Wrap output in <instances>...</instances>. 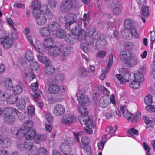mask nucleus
I'll list each match as a JSON object with an SVG mask.
<instances>
[{"instance_id":"55","label":"nucleus","mask_w":155,"mask_h":155,"mask_svg":"<svg viewBox=\"0 0 155 155\" xmlns=\"http://www.w3.org/2000/svg\"><path fill=\"white\" fill-rule=\"evenodd\" d=\"M125 76L127 77H128V79L125 78L124 80L126 82H130L131 83L132 82V81L133 80H134V74H132V75H131L130 73H127L125 75Z\"/></svg>"},{"instance_id":"13","label":"nucleus","mask_w":155,"mask_h":155,"mask_svg":"<svg viewBox=\"0 0 155 155\" xmlns=\"http://www.w3.org/2000/svg\"><path fill=\"white\" fill-rule=\"evenodd\" d=\"M61 12L63 13H66L70 11L71 9V5L70 1L67 0L63 2L60 7Z\"/></svg>"},{"instance_id":"54","label":"nucleus","mask_w":155,"mask_h":155,"mask_svg":"<svg viewBox=\"0 0 155 155\" xmlns=\"http://www.w3.org/2000/svg\"><path fill=\"white\" fill-rule=\"evenodd\" d=\"M135 44L134 42H127L124 44V47L128 49H131L134 46Z\"/></svg>"},{"instance_id":"50","label":"nucleus","mask_w":155,"mask_h":155,"mask_svg":"<svg viewBox=\"0 0 155 155\" xmlns=\"http://www.w3.org/2000/svg\"><path fill=\"white\" fill-rule=\"evenodd\" d=\"M142 14L144 16H148V8L147 6H143L142 8Z\"/></svg>"},{"instance_id":"16","label":"nucleus","mask_w":155,"mask_h":155,"mask_svg":"<svg viewBox=\"0 0 155 155\" xmlns=\"http://www.w3.org/2000/svg\"><path fill=\"white\" fill-rule=\"evenodd\" d=\"M47 27L51 33H54L56 32L60 28L59 24L56 21L50 22L48 25Z\"/></svg>"},{"instance_id":"29","label":"nucleus","mask_w":155,"mask_h":155,"mask_svg":"<svg viewBox=\"0 0 155 155\" xmlns=\"http://www.w3.org/2000/svg\"><path fill=\"white\" fill-rule=\"evenodd\" d=\"M87 33L90 36H93V38L94 39L97 40L99 38L100 34L98 32H96L95 29L94 27L92 28L91 30H90Z\"/></svg>"},{"instance_id":"44","label":"nucleus","mask_w":155,"mask_h":155,"mask_svg":"<svg viewBox=\"0 0 155 155\" xmlns=\"http://www.w3.org/2000/svg\"><path fill=\"white\" fill-rule=\"evenodd\" d=\"M79 110L81 114V116H88V111L84 107L81 106L79 108Z\"/></svg>"},{"instance_id":"64","label":"nucleus","mask_w":155,"mask_h":155,"mask_svg":"<svg viewBox=\"0 0 155 155\" xmlns=\"http://www.w3.org/2000/svg\"><path fill=\"white\" fill-rule=\"evenodd\" d=\"M82 143L84 146L88 145L89 142V139L85 136L81 138Z\"/></svg>"},{"instance_id":"53","label":"nucleus","mask_w":155,"mask_h":155,"mask_svg":"<svg viewBox=\"0 0 155 155\" xmlns=\"http://www.w3.org/2000/svg\"><path fill=\"white\" fill-rule=\"evenodd\" d=\"M84 150L85 155H92L91 152V148L87 146H84L83 148Z\"/></svg>"},{"instance_id":"10","label":"nucleus","mask_w":155,"mask_h":155,"mask_svg":"<svg viewBox=\"0 0 155 155\" xmlns=\"http://www.w3.org/2000/svg\"><path fill=\"white\" fill-rule=\"evenodd\" d=\"M38 82L32 83L30 87V88L32 91V93L33 97L36 100L40 95V90L38 89Z\"/></svg>"},{"instance_id":"2","label":"nucleus","mask_w":155,"mask_h":155,"mask_svg":"<svg viewBox=\"0 0 155 155\" xmlns=\"http://www.w3.org/2000/svg\"><path fill=\"white\" fill-rule=\"evenodd\" d=\"M41 10V12H38L33 15L35 17L38 25L43 26L46 23L47 19L49 20L52 19L53 15L49 8L46 6L42 7Z\"/></svg>"},{"instance_id":"30","label":"nucleus","mask_w":155,"mask_h":155,"mask_svg":"<svg viewBox=\"0 0 155 155\" xmlns=\"http://www.w3.org/2000/svg\"><path fill=\"white\" fill-rule=\"evenodd\" d=\"M33 146V142L32 140L26 139L24 144V147L27 150H30Z\"/></svg>"},{"instance_id":"19","label":"nucleus","mask_w":155,"mask_h":155,"mask_svg":"<svg viewBox=\"0 0 155 155\" xmlns=\"http://www.w3.org/2000/svg\"><path fill=\"white\" fill-rule=\"evenodd\" d=\"M17 110L15 108L6 107L2 111L1 110V114H4L5 116L10 115L13 114L14 112L15 114L17 113Z\"/></svg>"},{"instance_id":"23","label":"nucleus","mask_w":155,"mask_h":155,"mask_svg":"<svg viewBox=\"0 0 155 155\" xmlns=\"http://www.w3.org/2000/svg\"><path fill=\"white\" fill-rule=\"evenodd\" d=\"M134 76L135 78L134 80L137 81L140 83H142L144 81V76L143 74L140 71H135L134 73Z\"/></svg>"},{"instance_id":"4","label":"nucleus","mask_w":155,"mask_h":155,"mask_svg":"<svg viewBox=\"0 0 155 155\" xmlns=\"http://www.w3.org/2000/svg\"><path fill=\"white\" fill-rule=\"evenodd\" d=\"M58 80L55 79H49L48 80L47 84L48 87L49 92L52 94H56L58 93L59 91L62 93L65 92V89L62 87L60 88L58 84Z\"/></svg>"},{"instance_id":"37","label":"nucleus","mask_w":155,"mask_h":155,"mask_svg":"<svg viewBox=\"0 0 155 155\" xmlns=\"http://www.w3.org/2000/svg\"><path fill=\"white\" fill-rule=\"evenodd\" d=\"M133 24V22L130 19H126L124 22V27L126 29V30L130 29L134 26Z\"/></svg>"},{"instance_id":"36","label":"nucleus","mask_w":155,"mask_h":155,"mask_svg":"<svg viewBox=\"0 0 155 155\" xmlns=\"http://www.w3.org/2000/svg\"><path fill=\"white\" fill-rule=\"evenodd\" d=\"M30 68L32 70L36 71L39 68L38 63L33 60L30 62Z\"/></svg>"},{"instance_id":"7","label":"nucleus","mask_w":155,"mask_h":155,"mask_svg":"<svg viewBox=\"0 0 155 155\" xmlns=\"http://www.w3.org/2000/svg\"><path fill=\"white\" fill-rule=\"evenodd\" d=\"M60 50L62 55L60 57V59L61 61H64L67 59L66 57L70 54L71 48L67 45L64 44L61 46Z\"/></svg>"},{"instance_id":"12","label":"nucleus","mask_w":155,"mask_h":155,"mask_svg":"<svg viewBox=\"0 0 155 155\" xmlns=\"http://www.w3.org/2000/svg\"><path fill=\"white\" fill-rule=\"evenodd\" d=\"M44 6H45L47 8H48V6L46 5H41V3L39 1L36 0L33 2L32 3L31 7L33 9V14H36L38 12H41V8Z\"/></svg>"},{"instance_id":"1","label":"nucleus","mask_w":155,"mask_h":155,"mask_svg":"<svg viewBox=\"0 0 155 155\" xmlns=\"http://www.w3.org/2000/svg\"><path fill=\"white\" fill-rule=\"evenodd\" d=\"M64 18L66 21L65 25L67 28L73 33L79 35L86 34L85 31L80 29L78 25L75 23L77 19V15L75 14L72 13L68 14L65 16Z\"/></svg>"},{"instance_id":"39","label":"nucleus","mask_w":155,"mask_h":155,"mask_svg":"<svg viewBox=\"0 0 155 155\" xmlns=\"http://www.w3.org/2000/svg\"><path fill=\"white\" fill-rule=\"evenodd\" d=\"M89 72L86 70L84 68L80 69L78 74L81 77H85L89 76Z\"/></svg>"},{"instance_id":"20","label":"nucleus","mask_w":155,"mask_h":155,"mask_svg":"<svg viewBox=\"0 0 155 155\" xmlns=\"http://www.w3.org/2000/svg\"><path fill=\"white\" fill-rule=\"evenodd\" d=\"M109 104V99L106 96H103L101 97L99 101V105L102 108H105Z\"/></svg>"},{"instance_id":"46","label":"nucleus","mask_w":155,"mask_h":155,"mask_svg":"<svg viewBox=\"0 0 155 155\" xmlns=\"http://www.w3.org/2000/svg\"><path fill=\"white\" fill-rule=\"evenodd\" d=\"M33 125V122L32 121L27 120L25 123L23 127L27 130L28 128H32Z\"/></svg>"},{"instance_id":"49","label":"nucleus","mask_w":155,"mask_h":155,"mask_svg":"<svg viewBox=\"0 0 155 155\" xmlns=\"http://www.w3.org/2000/svg\"><path fill=\"white\" fill-rule=\"evenodd\" d=\"M127 133L129 134V136L131 137L133 135L132 133L135 135H137L138 134V130L134 128H132L128 130Z\"/></svg>"},{"instance_id":"15","label":"nucleus","mask_w":155,"mask_h":155,"mask_svg":"<svg viewBox=\"0 0 155 155\" xmlns=\"http://www.w3.org/2000/svg\"><path fill=\"white\" fill-rule=\"evenodd\" d=\"M65 111L64 107L61 105H56L54 107L53 113L56 116H60L64 114Z\"/></svg>"},{"instance_id":"41","label":"nucleus","mask_w":155,"mask_h":155,"mask_svg":"<svg viewBox=\"0 0 155 155\" xmlns=\"http://www.w3.org/2000/svg\"><path fill=\"white\" fill-rule=\"evenodd\" d=\"M4 85L7 89L12 88L13 87L11 80L8 78H7L4 80Z\"/></svg>"},{"instance_id":"26","label":"nucleus","mask_w":155,"mask_h":155,"mask_svg":"<svg viewBox=\"0 0 155 155\" xmlns=\"http://www.w3.org/2000/svg\"><path fill=\"white\" fill-rule=\"evenodd\" d=\"M37 58L38 60L42 62L45 66V67L50 65L51 63L50 60L46 57L38 55L37 56Z\"/></svg>"},{"instance_id":"18","label":"nucleus","mask_w":155,"mask_h":155,"mask_svg":"<svg viewBox=\"0 0 155 155\" xmlns=\"http://www.w3.org/2000/svg\"><path fill=\"white\" fill-rule=\"evenodd\" d=\"M85 34L81 35H75L72 32L71 34L66 35L65 36V40L66 42L69 44H74L76 41L75 35L78 36L79 37H82L83 35H85Z\"/></svg>"},{"instance_id":"33","label":"nucleus","mask_w":155,"mask_h":155,"mask_svg":"<svg viewBox=\"0 0 155 155\" xmlns=\"http://www.w3.org/2000/svg\"><path fill=\"white\" fill-rule=\"evenodd\" d=\"M32 46L36 49L38 50L39 53L42 54H43L44 51L43 50L42 45L39 41H36L35 45L33 44V45H32Z\"/></svg>"},{"instance_id":"17","label":"nucleus","mask_w":155,"mask_h":155,"mask_svg":"<svg viewBox=\"0 0 155 155\" xmlns=\"http://www.w3.org/2000/svg\"><path fill=\"white\" fill-rule=\"evenodd\" d=\"M29 101V99L28 97H27L25 99L23 98H21L17 103V107L19 110H24L25 107L26 103Z\"/></svg>"},{"instance_id":"45","label":"nucleus","mask_w":155,"mask_h":155,"mask_svg":"<svg viewBox=\"0 0 155 155\" xmlns=\"http://www.w3.org/2000/svg\"><path fill=\"white\" fill-rule=\"evenodd\" d=\"M25 57L26 59L30 62L33 60V56L32 53L30 50L27 51Z\"/></svg>"},{"instance_id":"58","label":"nucleus","mask_w":155,"mask_h":155,"mask_svg":"<svg viewBox=\"0 0 155 155\" xmlns=\"http://www.w3.org/2000/svg\"><path fill=\"white\" fill-rule=\"evenodd\" d=\"M146 108L147 111L149 112L153 111L155 112V106L153 105H147Z\"/></svg>"},{"instance_id":"61","label":"nucleus","mask_w":155,"mask_h":155,"mask_svg":"<svg viewBox=\"0 0 155 155\" xmlns=\"http://www.w3.org/2000/svg\"><path fill=\"white\" fill-rule=\"evenodd\" d=\"M48 3L50 8H54L57 4L55 0H49Z\"/></svg>"},{"instance_id":"51","label":"nucleus","mask_w":155,"mask_h":155,"mask_svg":"<svg viewBox=\"0 0 155 155\" xmlns=\"http://www.w3.org/2000/svg\"><path fill=\"white\" fill-rule=\"evenodd\" d=\"M117 130L116 127H112L111 126L108 127L106 129V131L107 132L111 134H114Z\"/></svg>"},{"instance_id":"48","label":"nucleus","mask_w":155,"mask_h":155,"mask_svg":"<svg viewBox=\"0 0 155 155\" xmlns=\"http://www.w3.org/2000/svg\"><path fill=\"white\" fill-rule=\"evenodd\" d=\"M144 103L146 105H151L152 103V96L150 95L147 96L145 98Z\"/></svg>"},{"instance_id":"11","label":"nucleus","mask_w":155,"mask_h":155,"mask_svg":"<svg viewBox=\"0 0 155 155\" xmlns=\"http://www.w3.org/2000/svg\"><path fill=\"white\" fill-rule=\"evenodd\" d=\"M76 119L74 115L66 114L63 117L62 122L63 124L68 125L73 123Z\"/></svg>"},{"instance_id":"27","label":"nucleus","mask_w":155,"mask_h":155,"mask_svg":"<svg viewBox=\"0 0 155 155\" xmlns=\"http://www.w3.org/2000/svg\"><path fill=\"white\" fill-rule=\"evenodd\" d=\"M36 134V131L34 129L28 130L26 132L25 137L26 139L31 140Z\"/></svg>"},{"instance_id":"43","label":"nucleus","mask_w":155,"mask_h":155,"mask_svg":"<svg viewBox=\"0 0 155 155\" xmlns=\"http://www.w3.org/2000/svg\"><path fill=\"white\" fill-rule=\"evenodd\" d=\"M140 118L141 113L139 112L137 113L135 115L133 116L130 119V121L132 122L137 123L140 120Z\"/></svg>"},{"instance_id":"57","label":"nucleus","mask_w":155,"mask_h":155,"mask_svg":"<svg viewBox=\"0 0 155 155\" xmlns=\"http://www.w3.org/2000/svg\"><path fill=\"white\" fill-rule=\"evenodd\" d=\"M8 95L5 92H1V101H5L7 99Z\"/></svg>"},{"instance_id":"63","label":"nucleus","mask_w":155,"mask_h":155,"mask_svg":"<svg viewBox=\"0 0 155 155\" xmlns=\"http://www.w3.org/2000/svg\"><path fill=\"white\" fill-rule=\"evenodd\" d=\"M106 53L105 51H101L97 54L96 56L98 58H102L105 56Z\"/></svg>"},{"instance_id":"28","label":"nucleus","mask_w":155,"mask_h":155,"mask_svg":"<svg viewBox=\"0 0 155 155\" xmlns=\"http://www.w3.org/2000/svg\"><path fill=\"white\" fill-rule=\"evenodd\" d=\"M54 41L52 38H48L45 39L44 41V45L46 48L52 47L51 46L54 44Z\"/></svg>"},{"instance_id":"14","label":"nucleus","mask_w":155,"mask_h":155,"mask_svg":"<svg viewBox=\"0 0 155 155\" xmlns=\"http://www.w3.org/2000/svg\"><path fill=\"white\" fill-rule=\"evenodd\" d=\"M48 53L50 56L56 57L59 55L61 54L60 48L57 46H54L49 48Z\"/></svg>"},{"instance_id":"3","label":"nucleus","mask_w":155,"mask_h":155,"mask_svg":"<svg viewBox=\"0 0 155 155\" xmlns=\"http://www.w3.org/2000/svg\"><path fill=\"white\" fill-rule=\"evenodd\" d=\"M120 58L124 61L126 65L129 67H134L138 63V58L135 55L129 50H124L120 52Z\"/></svg>"},{"instance_id":"38","label":"nucleus","mask_w":155,"mask_h":155,"mask_svg":"<svg viewBox=\"0 0 155 155\" xmlns=\"http://www.w3.org/2000/svg\"><path fill=\"white\" fill-rule=\"evenodd\" d=\"M12 90L15 94H20L23 91V88L20 86L17 85L13 87L12 88Z\"/></svg>"},{"instance_id":"47","label":"nucleus","mask_w":155,"mask_h":155,"mask_svg":"<svg viewBox=\"0 0 155 155\" xmlns=\"http://www.w3.org/2000/svg\"><path fill=\"white\" fill-rule=\"evenodd\" d=\"M140 83L134 79L133 81H132L130 84V86L133 88L136 89L140 87Z\"/></svg>"},{"instance_id":"25","label":"nucleus","mask_w":155,"mask_h":155,"mask_svg":"<svg viewBox=\"0 0 155 155\" xmlns=\"http://www.w3.org/2000/svg\"><path fill=\"white\" fill-rule=\"evenodd\" d=\"M55 71V68L53 65H50L44 68V71L47 75H52L54 73Z\"/></svg>"},{"instance_id":"56","label":"nucleus","mask_w":155,"mask_h":155,"mask_svg":"<svg viewBox=\"0 0 155 155\" xmlns=\"http://www.w3.org/2000/svg\"><path fill=\"white\" fill-rule=\"evenodd\" d=\"M32 139H33L35 142L36 143H39L41 140L40 135L36 133Z\"/></svg>"},{"instance_id":"32","label":"nucleus","mask_w":155,"mask_h":155,"mask_svg":"<svg viewBox=\"0 0 155 155\" xmlns=\"http://www.w3.org/2000/svg\"><path fill=\"white\" fill-rule=\"evenodd\" d=\"M32 46L36 49L38 50L39 53L42 54H43L44 51L43 50L42 45L39 41H36L35 45L33 44V45H32Z\"/></svg>"},{"instance_id":"60","label":"nucleus","mask_w":155,"mask_h":155,"mask_svg":"<svg viewBox=\"0 0 155 155\" xmlns=\"http://www.w3.org/2000/svg\"><path fill=\"white\" fill-rule=\"evenodd\" d=\"M150 40L151 41V45H152L153 43L155 40V32L152 31L150 32Z\"/></svg>"},{"instance_id":"62","label":"nucleus","mask_w":155,"mask_h":155,"mask_svg":"<svg viewBox=\"0 0 155 155\" xmlns=\"http://www.w3.org/2000/svg\"><path fill=\"white\" fill-rule=\"evenodd\" d=\"M28 113L29 114L32 116L35 113V108L34 107L32 106H29L28 108Z\"/></svg>"},{"instance_id":"21","label":"nucleus","mask_w":155,"mask_h":155,"mask_svg":"<svg viewBox=\"0 0 155 155\" xmlns=\"http://www.w3.org/2000/svg\"><path fill=\"white\" fill-rule=\"evenodd\" d=\"M11 143V141L8 138H1V147L7 148L10 145Z\"/></svg>"},{"instance_id":"6","label":"nucleus","mask_w":155,"mask_h":155,"mask_svg":"<svg viewBox=\"0 0 155 155\" xmlns=\"http://www.w3.org/2000/svg\"><path fill=\"white\" fill-rule=\"evenodd\" d=\"M73 145L72 141L69 137H67L64 141L61 143L60 145V148L62 152L64 153V155H67L72 150L71 146Z\"/></svg>"},{"instance_id":"35","label":"nucleus","mask_w":155,"mask_h":155,"mask_svg":"<svg viewBox=\"0 0 155 155\" xmlns=\"http://www.w3.org/2000/svg\"><path fill=\"white\" fill-rule=\"evenodd\" d=\"M66 32L62 29H58L56 31V37L58 38H64L66 36Z\"/></svg>"},{"instance_id":"8","label":"nucleus","mask_w":155,"mask_h":155,"mask_svg":"<svg viewBox=\"0 0 155 155\" xmlns=\"http://www.w3.org/2000/svg\"><path fill=\"white\" fill-rule=\"evenodd\" d=\"M136 28L135 26H133L132 28L129 30H123L121 32V35L123 36V38H129V35H127V34H131L132 36L134 38H138V34L136 31Z\"/></svg>"},{"instance_id":"31","label":"nucleus","mask_w":155,"mask_h":155,"mask_svg":"<svg viewBox=\"0 0 155 155\" xmlns=\"http://www.w3.org/2000/svg\"><path fill=\"white\" fill-rule=\"evenodd\" d=\"M18 97L17 95L12 94L7 99V103L9 104H13L18 99Z\"/></svg>"},{"instance_id":"42","label":"nucleus","mask_w":155,"mask_h":155,"mask_svg":"<svg viewBox=\"0 0 155 155\" xmlns=\"http://www.w3.org/2000/svg\"><path fill=\"white\" fill-rule=\"evenodd\" d=\"M78 102L80 104H84L89 102V99L86 96H82L78 98Z\"/></svg>"},{"instance_id":"59","label":"nucleus","mask_w":155,"mask_h":155,"mask_svg":"<svg viewBox=\"0 0 155 155\" xmlns=\"http://www.w3.org/2000/svg\"><path fill=\"white\" fill-rule=\"evenodd\" d=\"M69 1L71 3V8L72 7L76 8L79 7V2L78 1L75 0H72Z\"/></svg>"},{"instance_id":"22","label":"nucleus","mask_w":155,"mask_h":155,"mask_svg":"<svg viewBox=\"0 0 155 155\" xmlns=\"http://www.w3.org/2000/svg\"><path fill=\"white\" fill-rule=\"evenodd\" d=\"M40 35L42 37H47L50 36L51 33L48 29L47 27H43L39 29Z\"/></svg>"},{"instance_id":"40","label":"nucleus","mask_w":155,"mask_h":155,"mask_svg":"<svg viewBox=\"0 0 155 155\" xmlns=\"http://www.w3.org/2000/svg\"><path fill=\"white\" fill-rule=\"evenodd\" d=\"M26 130L22 127L18 131L15 133L12 130V133L13 134H16V135H19L20 136H25V132H27Z\"/></svg>"},{"instance_id":"52","label":"nucleus","mask_w":155,"mask_h":155,"mask_svg":"<svg viewBox=\"0 0 155 155\" xmlns=\"http://www.w3.org/2000/svg\"><path fill=\"white\" fill-rule=\"evenodd\" d=\"M38 153L39 155H48V152L45 148L41 147L39 149Z\"/></svg>"},{"instance_id":"9","label":"nucleus","mask_w":155,"mask_h":155,"mask_svg":"<svg viewBox=\"0 0 155 155\" xmlns=\"http://www.w3.org/2000/svg\"><path fill=\"white\" fill-rule=\"evenodd\" d=\"M1 44L3 45V47L7 49L11 48L13 44V40L12 38L9 36H6L1 38Z\"/></svg>"},{"instance_id":"34","label":"nucleus","mask_w":155,"mask_h":155,"mask_svg":"<svg viewBox=\"0 0 155 155\" xmlns=\"http://www.w3.org/2000/svg\"><path fill=\"white\" fill-rule=\"evenodd\" d=\"M17 111V113H15V114L18 116V118L20 120L24 122L26 118V116L27 115V114L24 111L20 112L18 110Z\"/></svg>"},{"instance_id":"5","label":"nucleus","mask_w":155,"mask_h":155,"mask_svg":"<svg viewBox=\"0 0 155 155\" xmlns=\"http://www.w3.org/2000/svg\"><path fill=\"white\" fill-rule=\"evenodd\" d=\"M78 119L81 124L86 125V127L87 128L84 129V131L90 134H92L93 133L92 129L93 128L94 126L93 122L91 120L89 119L88 116L80 117Z\"/></svg>"},{"instance_id":"24","label":"nucleus","mask_w":155,"mask_h":155,"mask_svg":"<svg viewBox=\"0 0 155 155\" xmlns=\"http://www.w3.org/2000/svg\"><path fill=\"white\" fill-rule=\"evenodd\" d=\"M4 122L9 124H13L16 120L15 116L13 115H8L5 116L4 118Z\"/></svg>"}]
</instances>
